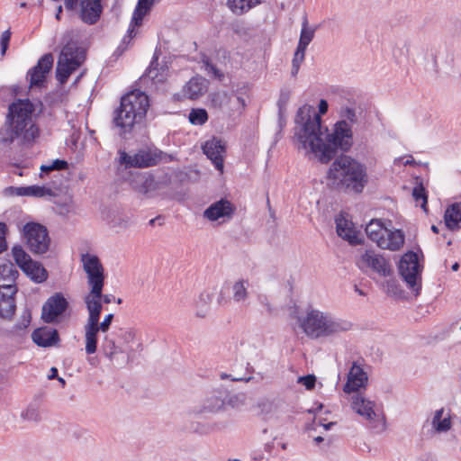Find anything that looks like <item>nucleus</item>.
Returning <instances> with one entry per match:
<instances>
[{
  "label": "nucleus",
  "mask_w": 461,
  "mask_h": 461,
  "mask_svg": "<svg viewBox=\"0 0 461 461\" xmlns=\"http://www.w3.org/2000/svg\"><path fill=\"white\" fill-rule=\"evenodd\" d=\"M342 120L334 124L333 131L328 132L321 126V119L311 106L304 105L295 116L294 135L299 142L298 149L306 154H312L321 163H328L338 149L348 151L353 144L351 124L357 122L354 109L345 107L340 112Z\"/></svg>",
  "instance_id": "obj_1"
},
{
  "label": "nucleus",
  "mask_w": 461,
  "mask_h": 461,
  "mask_svg": "<svg viewBox=\"0 0 461 461\" xmlns=\"http://www.w3.org/2000/svg\"><path fill=\"white\" fill-rule=\"evenodd\" d=\"M35 108L29 99H18L8 108L6 122L0 129V144L10 146L15 140L30 144L39 136V129L33 120Z\"/></svg>",
  "instance_id": "obj_2"
},
{
  "label": "nucleus",
  "mask_w": 461,
  "mask_h": 461,
  "mask_svg": "<svg viewBox=\"0 0 461 461\" xmlns=\"http://www.w3.org/2000/svg\"><path fill=\"white\" fill-rule=\"evenodd\" d=\"M327 182L338 190L361 193L367 183L366 167L351 157L342 155L330 165Z\"/></svg>",
  "instance_id": "obj_3"
},
{
  "label": "nucleus",
  "mask_w": 461,
  "mask_h": 461,
  "mask_svg": "<svg viewBox=\"0 0 461 461\" xmlns=\"http://www.w3.org/2000/svg\"><path fill=\"white\" fill-rule=\"evenodd\" d=\"M300 326L311 339L327 338L351 330L352 323L329 312L311 309L304 317L299 318Z\"/></svg>",
  "instance_id": "obj_4"
},
{
  "label": "nucleus",
  "mask_w": 461,
  "mask_h": 461,
  "mask_svg": "<svg viewBox=\"0 0 461 461\" xmlns=\"http://www.w3.org/2000/svg\"><path fill=\"white\" fill-rule=\"evenodd\" d=\"M149 106L148 95L140 90L122 96L113 115V122L121 129V133L130 132L133 125L146 115Z\"/></svg>",
  "instance_id": "obj_5"
},
{
  "label": "nucleus",
  "mask_w": 461,
  "mask_h": 461,
  "mask_svg": "<svg viewBox=\"0 0 461 461\" xmlns=\"http://www.w3.org/2000/svg\"><path fill=\"white\" fill-rule=\"evenodd\" d=\"M368 238L383 249L395 251L404 244V234L400 230H390L379 220H372L366 227Z\"/></svg>",
  "instance_id": "obj_6"
},
{
  "label": "nucleus",
  "mask_w": 461,
  "mask_h": 461,
  "mask_svg": "<svg viewBox=\"0 0 461 461\" xmlns=\"http://www.w3.org/2000/svg\"><path fill=\"white\" fill-rule=\"evenodd\" d=\"M352 410L368 421L371 429L384 431L386 429L385 416L376 408V402L360 393H354L350 399Z\"/></svg>",
  "instance_id": "obj_7"
},
{
  "label": "nucleus",
  "mask_w": 461,
  "mask_h": 461,
  "mask_svg": "<svg viewBox=\"0 0 461 461\" xmlns=\"http://www.w3.org/2000/svg\"><path fill=\"white\" fill-rule=\"evenodd\" d=\"M84 51L77 46L75 42L67 43L59 55L57 68L56 77L60 84H65L69 76L84 61Z\"/></svg>",
  "instance_id": "obj_8"
},
{
  "label": "nucleus",
  "mask_w": 461,
  "mask_h": 461,
  "mask_svg": "<svg viewBox=\"0 0 461 461\" xmlns=\"http://www.w3.org/2000/svg\"><path fill=\"white\" fill-rule=\"evenodd\" d=\"M23 237L30 251L43 254L49 250L50 239L45 226L38 222H27L23 228Z\"/></svg>",
  "instance_id": "obj_9"
},
{
  "label": "nucleus",
  "mask_w": 461,
  "mask_h": 461,
  "mask_svg": "<svg viewBox=\"0 0 461 461\" xmlns=\"http://www.w3.org/2000/svg\"><path fill=\"white\" fill-rule=\"evenodd\" d=\"M421 270L418 255L412 251L405 253L399 262V273L408 287L419 294L421 288Z\"/></svg>",
  "instance_id": "obj_10"
},
{
  "label": "nucleus",
  "mask_w": 461,
  "mask_h": 461,
  "mask_svg": "<svg viewBox=\"0 0 461 461\" xmlns=\"http://www.w3.org/2000/svg\"><path fill=\"white\" fill-rule=\"evenodd\" d=\"M81 262L86 274L87 285L90 290H103L104 270L99 258L95 255L86 253L81 256Z\"/></svg>",
  "instance_id": "obj_11"
},
{
  "label": "nucleus",
  "mask_w": 461,
  "mask_h": 461,
  "mask_svg": "<svg viewBox=\"0 0 461 461\" xmlns=\"http://www.w3.org/2000/svg\"><path fill=\"white\" fill-rule=\"evenodd\" d=\"M357 266L364 273H367L371 270L381 276H388L391 275L390 264L383 256L372 249H366L358 257Z\"/></svg>",
  "instance_id": "obj_12"
},
{
  "label": "nucleus",
  "mask_w": 461,
  "mask_h": 461,
  "mask_svg": "<svg viewBox=\"0 0 461 461\" xmlns=\"http://www.w3.org/2000/svg\"><path fill=\"white\" fill-rule=\"evenodd\" d=\"M225 401L219 392H212L198 404L192 406L187 413L190 417L203 418L224 410Z\"/></svg>",
  "instance_id": "obj_13"
},
{
  "label": "nucleus",
  "mask_w": 461,
  "mask_h": 461,
  "mask_svg": "<svg viewBox=\"0 0 461 461\" xmlns=\"http://www.w3.org/2000/svg\"><path fill=\"white\" fill-rule=\"evenodd\" d=\"M113 320V314L109 313L104 316V320L101 322L100 318H97L95 325L94 326H91V321L86 322L84 326V331L86 341V352L88 355L94 354L96 351L98 332L106 333L110 329Z\"/></svg>",
  "instance_id": "obj_14"
},
{
  "label": "nucleus",
  "mask_w": 461,
  "mask_h": 461,
  "mask_svg": "<svg viewBox=\"0 0 461 461\" xmlns=\"http://www.w3.org/2000/svg\"><path fill=\"white\" fill-rule=\"evenodd\" d=\"M119 155L120 163L124 165L125 167H149L155 166L159 160V157L156 152L145 149L140 150L132 156L125 151L120 150Z\"/></svg>",
  "instance_id": "obj_15"
},
{
  "label": "nucleus",
  "mask_w": 461,
  "mask_h": 461,
  "mask_svg": "<svg viewBox=\"0 0 461 461\" xmlns=\"http://www.w3.org/2000/svg\"><path fill=\"white\" fill-rule=\"evenodd\" d=\"M53 61L52 54L47 53L39 59L36 66L28 71L27 79L31 88L43 86L46 76L53 66Z\"/></svg>",
  "instance_id": "obj_16"
},
{
  "label": "nucleus",
  "mask_w": 461,
  "mask_h": 461,
  "mask_svg": "<svg viewBox=\"0 0 461 461\" xmlns=\"http://www.w3.org/2000/svg\"><path fill=\"white\" fill-rule=\"evenodd\" d=\"M68 307V302L61 294L50 296L42 307L41 318L47 323L53 322Z\"/></svg>",
  "instance_id": "obj_17"
},
{
  "label": "nucleus",
  "mask_w": 461,
  "mask_h": 461,
  "mask_svg": "<svg viewBox=\"0 0 461 461\" xmlns=\"http://www.w3.org/2000/svg\"><path fill=\"white\" fill-rule=\"evenodd\" d=\"M235 212L233 204L226 200L221 199L212 203L204 212L203 217L211 221L222 219V221L230 220Z\"/></svg>",
  "instance_id": "obj_18"
},
{
  "label": "nucleus",
  "mask_w": 461,
  "mask_h": 461,
  "mask_svg": "<svg viewBox=\"0 0 461 461\" xmlns=\"http://www.w3.org/2000/svg\"><path fill=\"white\" fill-rule=\"evenodd\" d=\"M367 380L366 373L360 365L354 362L348 374V380L344 385L343 391L346 393H357L361 388L366 387Z\"/></svg>",
  "instance_id": "obj_19"
},
{
  "label": "nucleus",
  "mask_w": 461,
  "mask_h": 461,
  "mask_svg": "<svg viewBox=\"0 0 461 461\" xmlns=\"http://www.w3.org/2000/svg\"><path fill=\"white\" fill-rule=\"evenodd\" d=\"M16 285H0V317L11 318L15 311Z\"/></svg>",
  "instance_id": "obj_20"
},
{
  "label": "nucleus",
  "mask_w": 461,
  "mask_h": 461,
  "mask_svg": "<svg viewBox=\"0 0 461 461\" xmlns=\"http://www.w3.org/2000/svg\"><path fill=\"white\" fill-rule=\"evenodd\" d=\"M203 153L212 160L215 168L221 173L223 172V153L225 147L220 139L212 138L207 140L203 146Z\"/></svg>",
  "instance_id": "obj_21"
},
{
  "label": "nucleus",
  "mask_w": 461,
  "mask_h": 461,
  "mask_svg": "<svg viewBox=\"0 0 461 461\" xmlns=\"http://www.w3.org/2000/svg\"><path fill=\"white\" fill-rule=\"evenodd\" d=\"M101 291L102 290H89L84 297V302L88 312L86 322L91 321V326L95 325L96 319L100 318L101 315L103 308Z\"/></svg>",
  "instance_id": "obj_22"
},
{
  "label": "nucleus",
  "mask_w": 461,
  "mask_h": 461,
  "mask_svg": "<svg viewBox=\"0 0 461 461\" xmlns=\"http://www.w3.org/2000/svg\"><path fill=\"white\" fill-rule=\"evenodd\" d=\"M207 90V81L202 77H192L182 88L181 95L185 98L197 99Z\"/></svg>",
  "instance_id": "obj_23"
},
{
  "label": "nucleus",
  "mask_w": 461,
  "mask_h": 461,
  "mask_svg": "<svg viewBox=\"0 0 461 461\" xmlns=\"http://www.w3.org/2000/svg\"><path fill=\"white\" fill-rule=\"evenodd\" d=\"M32 339L40 347H51L59 342V333L54 329L40 328L32 332Z\"/></svg>",
  "instance_id": "obj_24"
},
{
  "label": "nucleus",
  "mask_w": 461,
  "mask_h": 461,
  "mask_svg": "<svg viewBox=\"0 0 461 461\" xmlns=\"http://www.w3.org/2000/svg\"><path fill=\"white\" fill-rule=\"evenodd\" d=\"M104 220L111 228L117 231L127 229L131 224L130 216L118 208L109 210L104 215Z\"/></svg>",
  "instance_id": "obj_25"
},
{
  "label": "nucleus",
  "mask_w": 461,
  "mask_h": 461,
  "mask_svg": "<svg viewBox=\"0 0 461 461\" xmlns=\"http://www.w3.org/2000/svg\"><path fill=\"white\" fill-rule=\"evenodd\" d=\"M157 0H139L132 14L131 26H140L146 14H148ZM134 28L128 30L129 37H132Z\"/></svg>",
  "instance_id": "obj_26"
},
{
  "label": "nucleus",
  "mask_w": 461,
  "mask_h": 461,
  "mask_svg": "<svg viewBox=\"0 0 461 461\" xmlns=\"http://www.w3.org/2000/svg\"><path fill=\"white\" fill-rule=\"evenodd\" d=\"M214 289H205L198 295L194 302L195 314L197 317L204 318L210 311V305L214 298Z\"/></svg>",
  "instance_id": "obj_27"
},
{
  "label": "nucleus",
  "mask_w": 461,
  "mask_h": 461,
  "mask_svg": "<svg viewBox=\"0 0 461 461\" xmlns=\"http://www.w3.org/2000/svg\"><path fill=\"white\" fill-rule=\"evenodd\" d=\"M445 224L451 230L461 228V202L447 207L444 215Z\"/></svg>",
  "instance_id": "obj_28"
},
{
  "label": "nucleus",
  "mask_w": 461,
  "mask_h": 461,
  "mask_svg": "<svg viewBox=\"0 0 461 461\" xmlns=\"http://www.w3.org/2000/svg\"><path fill=\"white\" fill-rule=\"evenodd\" d=\"M336 230L338 235L342 239L351 244L357 243V232L352 226V222L341 215L336 219Z\"/></svg>",
  "instance_id": "obj_29"
},
{
  "label": "nucleus",
  "mask_w": 461,
  "mask_h": 461,
  "mask_svg": "<svg viewBox=\"0 0 461 461\" xmlns=\"http://www.w3.org/2000/svg\"><path fill=\"white\" fill-rule=\"evenodd\" d=\"M249 280L240 278L234 281L230 286L231 298L237 303H242L249 296Z\"/></svg>",
  "instance_id": "obj_30"
},
{
  "label": "nucleus",
  "mask_w": 461,
  "mask_h": 461,
  "mask_svg": "<svg viewBox=\"0 0 461 461\" xmlns=\"http://www.w3.org/2000/svg\"><path fill=\"white\" fill-rule=\"evenodd\" d=\"M23 272L30 277L32 281L37 284L43 283L48 278V272L41 263L37 261H29Z\"/></svg>",
  "instance_id": "obj_31"
},
{
  "label": "nucleus",
  "mask_w": 461,
  "mask_h": 461,
  "mask_svg": "<svg viewBox=\"0 0 461 461\" xmlns=\"http://www.w3.org/2000/svg\"><path fill=\"white\" fill-rule=\"evenodd\" d=\"M444 409L441 408L434 412L431 426L438 433L447 432L451 429V420L449 415L444 416Z\"/></svg>",
  "instance_id": "obj_32"
},
{
  "label": "nucleus",
  "mask_w": 461,
  "mask_h": 461,
  "mask_svg": "<svg viewBox=\"0 0 461 461\" xmlns=\"http://www.w3.org/2000/svg\"><path fill=\"white\" fill-rule=\"evenodd\" d=\"M19 273L11 262L0 264V278L4 281L3 285H15V280Z\"/></svg>",
  "instance_id": "obj_33"
},
{
  "label": "nucleus",
  "mask_w": 461,
  "mask_h": 461,
  "mask_svg": "<svg viewBox=\"0 0 461 461\" xmlns=\"http://www.w3.org/2000/svg\"><path fill=\"white\" fill-rule=\"evenodd\" d=\"M315 35V29L309 26L307 17H303L302 23V30L300 33L299 42L297 47L306 50L308 45L313 40Z\"/></svg>",
  "instance_id": "obj_34"
},
{
  "label": "nucleus",
  "mask_w": 461,
  "mask_h": 461,
  "mask_svg": "<svg viewBox=\"0 0 461 461\" xmlns=\"http://www.w3.org/2000/svg\"><path fill=\"white\" fill-rule=\"evenodd\" d=\"M160 188L161 183L159 181L152 176H147L141 178L139 192L145 195L151 196Z\"/></svg>",
  "instance_id": "obj_35"
},
{
  "label": "nucleus",
  "mask_w": 461,
  "mask_h": 461,
  "mask_svg": "<svg viewBox=\"0 0 461 461\" xmlns=\"http://www.w3.org/2000/svg\"><path fill=\"white\" fill-rule=\"evenodd\" d=\"M102 350L106 357L113 361L116 355L122 353L123 348L116 345L115 340L109 335H105L102 343Z\"/></svg>",
  "instance_id": "obj_36"
},
{
  "label": "nucleus",
  "mask_w": 461,
  "mask_h": 461,
  "mask_svg": "<svg viewBox=\"0 0 461 461\" xmlns=\"http://www.w3.org/2000/svg\"><path fill=\"white\" fill-rule=\"evenodd\" d=\"M21 419L30 422H40L41 420L40 403L32 402L21 412Z\"/></svg>",
  "instance_id": "obj_37"
},
{
  "label": "nucleus",
  "mask_w": 461,
  "mask_h": 461,
  "mask_svg": "<svg viewBox=\"0 0 461 461\" xmlns=\"http://www.w3.org/2000/svg\"><path fill=\"white\" fill-rule=\"evenodd\" d=\"M258 3V0H228L227 5L234 14H241Z\"/></svg>",
  "instance_id": "obj_38"
},
{
  "label": "nucleus",
  "mask_w": 461,
  "mask_h": 461,
  "mask_svg": "<svg viewBox=\"0 0 461 461\" xmlns=\"http://www.w3.org/2000/svg\"><path fill=\"white\" fill-rule=\"evenodd\" d=\"M189 429L199 435H209L219 429L218 424L215 422H200L194 421L190 424Z\"/></svg>",
  "instance_id": "obj_39"
},
{
  "label": "nucleus",
  "mask_w": 461,
  "mask_h": 461,
  "mask_svg": "<svg viewBox=\"0 0 461 461\" xmlns=\"http://www.w3.org/2000/svg\"><path fill=\"white\" fill-rule=\"evenodd\" d=\"M13 258L17 266L23 270L29 265V261H32L30 255L25 252L22 246L16 245L12 249Z\"/></svg>",
  "instance_id": "obj_40"
},
{
  "label": "nucleus",
  "mask_w": 461,
  "mask_h": 461,
  "mask_svg": "<svg viewBox=\"0 0 461 461\" xmlns=\"http://www.w3.org/2000/svg\"><path fill=\"white\" fill-rule=\"evenodd\" d=\"M53 195L54 193L52 189L44 185L25 186V196L41 198Z\"/></svg>",
  "instance_id": "obj_41"
},
{
  "label": "nucleus",
  "mask_w": 461,
  "mask_h": 461,
  "mask_svg": "<svg viewBox=\"0 0 461 461\" xmlns=\"http://www.w3.org/2000/svg\"><path fill=\"white\" fill-rule=\"evenodd\" d=\"M188 119L193 125H203L208 121V113L203 108H193L188 115Z\"/></svg>",
  "instance_id": "obj_42"
},
{
  "label": "nucleus",
  "mask_w": 461,
  "mask_h": 461,
  "mask_svg": "<svg viewBox=\"0 0 461 461\" xmlns=\"http://www.w3.org/2000/svg\"><path fill=\"white\" fill-rule=\"evenodd\" d=\"M306 50L296 48V50L294 55V59L292 60V71L291 74L293 77H295L300 69L301 64L304 60Z\"/></svg>",
  "instance_id": "obj_43"
},
{
  "label": "nucleus",
  "mask_w": 461,
  "mask_h": 461,
  "mask_svg": "<svg viewBox=\"0 0 461 461\" xmlns=\"http://www.w3.org/2000/svg\"><path fill=\"white\" fill-rule=\"evenodd\" d=\"M412 196H413L415 202L416 203L420 202V207L424 211H427V194H426L425 188L423 187V185L421 184L413 188Z\"/></svg>",
  "instance_id": "obj_44"
},
{
  "label": "nucleus",
  "mask_w": 461,
  "mask_h": 461,
  "mask_svg": "<svg viewBox=\"0 0 461 461\" xmlns=\"http://www.w3.org/2000/svg\"><path fill=\"white\" fill-rule=\"evenodd\" d=\"M68 162L66 160L56 159L50 165H42L41 169L42 172H50L53 170H63L68 168Z\"/></svg>",
  "instance_id": "obj_45"
},
{
  "label": "nucleus",
  "mask_w": 461,
  "mask_h": 461,
  "mask_svg": "<svg viewBox=\"0 0 461 461\" xmlns=\"http://www.w3.org/2000/svg\"><path fill=\"white\" fill-rule=\"evenodd\" d=\"M155 65H158V57L153 58L149 67L146 70L145 77H149L152 81H161L162 78L158 77V69L157 67H155Z\"/></svg>",
  "instance_id": "obj_46"
},
{
  "label": "nucleus",
  "mask_w": 461,
  "mask_h": 461,
  "mask_svg": "<svg viewBox=\"0 0 461 461\" xmlns=\"http://www.w3.org/2000/svg\"><path fill=\"white\" fill-rule=\"evenodd\" d=\"M297 383L304 385L307 390H312L315 386L316 377L313 375L299 376L297 379Z\"/></svg>",
  "instance_id": "obj_47"
},
{
  "label": "nucleus",
  "mask_w": 461,
  "mask_h": 461,
  "mask_svg": "<svg viewBox=\"0 0 461 461\" xmlns=\"http://www.w3.org/2000/svg\"><path fill=\"white\" fill-rule=\"evenodd\" d=\"M5 196H25V186H9L4 189Z\"/></svg>",
  "instance_id": "obj_48"
},
{
  "label": "nucleus",
  "mask_w": 461,
  "mask_h": 461,
  "mask_svg": "<svg viewBox=\"0 0 461 461\" xmlns=\"http://www.w3.org/2000/svg\"><path fill=\"white\" fill-rule=\"evenodd\" d=\"M10 38H11V32L10 31H5L2 33V36H1V52L2 54H5L7 48H8V44H9V41H10Z\"/></svg>",
  "instance_id": "obj_49"
},
{
  "label": "nucleus",
  "mask_w": 461,
  "mask_h": 461,
  "mask_svg": "<svg viewBox=\"0 0 461 461\" xmlns=\"http://www.w3.org/2000/svg\"><path fill=\"white\" fill-rule=\"evenodd\" d=\"M5 232L6 225L0 222V253L6 249Z\"/></svg>",
  "instance_id": "obj_50"
},
{
  "label": "nucleus",
  "mask_w": 461,
  "mask_h": 461,
  "mask_svg": "<svg viewBox=\"0 0 461 461\" xmlns=\"http://www.w3.org/2000/svg\"><path fill=\"white\" fill-rule=\"evenodd\" d=\"M31 322V313L29 311H25L22 315V322L17 324L16 327L19 330L25 329Z\"/></svg>",
  "instance_id": "obj_51"
},
{
  "label": "nucleus",
  "mask_w": 461,
  "mask_h": 461,
  "mask_svg": "<svg viewBox=\"0 0 461 461\" xmlns=\"http://www.w3.org/2000/svg\"><path fill=\"white\" fill-rule=\"evenodd\" d=\"M135 333L131 330H123L122 333V339L125 344L131 343L134 340Z\"/></svg>",
  "instance_id": "obj_52"
},
{
  "label": "nucleus",
  "mask_w": 461,
  "mask_h": 461,
  "mask_svg": "<svg viewBox=\"0 0 461 461\" xmlns=\"http://www.w3.org/2000/svg\"><path fill=\"white\" fill-rule=\"evenodd\" d=\"M205 67L208 73H212L215 77L221 78L223 77L222 73L214 65L206 62Z\"/></svg>",
  "instance_id": "obj_53"
},
{
  "label": "nucleus",
  "mask_w": 461,
  "mask_h": 461,
  "mask_svg": "<svg viewBox=\"0 0 461 461\" xmlns=\"http://www.w3.org/2000/svg\"><path fill=\"white\" fill-rule=\"evenodd\" d=\"M221 379H225V378H230L231 381H244V382H249L252 379V376H249V377H241V376H231L230 375H227V374H221Z\"/></svg>",
  "instance_id": "obj_54"
},
{
  "label": "nucleus",
  "mask_w": 461,
  "mask_h": 461,
  "mask_svg": "<svg viewBox=\"0 0 461 461\" xmlns=\"http://www.w3.org/2000/svg\"><path fill=\"white\" fill-rule=\"evenodd\" d=\"M242 402L243 401H241L240 396L237 394L231 395L228 400V404L231 405L232 407H238Z\"/></svg>",
  "instance_id": "obj_55"
},
{
  "label": "nucleus",
  "mask_w": 461,
  "mask_h": 461,
  "mask_svg": "<svg viewBox=\"0 0 461 461\" xmlns=\"http://www.w3.org/2000/svg\"><path fill=\"white\" fill-rule=\"evenodd\" d=\"M394 163L395 164H399V163H402L404 166H407V165H412L415 163L414 159L412 158L411 156H409L408 158L406 160L403 161V158H398L394 160Z\"/></svg>",
  "instance_id": "obj_56"
},
{
  "label": "nucleus",
  "mask_w": 461,
  "mask_h": 461,
  "mask_svg": "<svg viewBox=\"0 0 461 461\" xmlns=\"http://www.w3.org/2000/svg\"><path fill=\"white\" fill-rule=\"evenodd\" d=\"M328 103L326 100L321 99L319 104V113L320 114H325L328 111Z\"/></svg>",
  "instance_id": "obj_57"
},
{
  "label": "nucleus",
  "mask_w": 461,
  "mask_h": 461,
  "mask_svg": "<svg viewBox=\"0 0 461 461\" xmlns=\"http://www.w3.org/2000/svg\"><path fill=\"white\" fill-rule=\"evenodd\" d=\"M102 303H112L113 296L112 294H103V291H101Z\"/></svg>",
  "instance_id": "obj_58"
},
{
  "label": "nucleus",
  "mask_w": 461,
  "mask_h": 461,
  "mask_svg": "<svg viewBox=\"0 0 461 461\" xmlns=\"http://www.w3.org/2000/svg\"><path fill=\"white\" fill-rule=\"evenodd\" d=\"M51 374L49 375V379H53L58 376V370L56 367L50 369Z\"/></svg>",
  "instance_id": "obj_59"
},
{
  "label": "nucleus",
  "mask_w": 461,
  "mask_h": 461,
  "mask_svg": "<svg viewBox=\"0 0 461 461\" xmlns=\"http://www.w3.org/2000/svg\"><path fill=\"white\" fill-rule=\"evenodd\" d=\"M226 302H227V300L222 296V294L221 293L220 296L217 299L218 304L221 305Z\"/></svg>",
  "instance_id": "obj_60"
},
{
  "label": "nucleus",
  "mask_w": 461,
  "mask_h": 461,
  "mask_svg": "<svg viewBox=\"0 0 461 461\" xmlns=\"http://www.w3.org/2000/svg\"><path fill=\"white\" fill-rule=\"evenodd\" d=\"M262 303H263L264 305H266L267 310V312H272V307H271L270 303L267 302V299H265V301H262Z\"/></svg>",
  "instance_id": "obj_61"
},
{
  "label": "nucleus",
  "mask_w": 461,
  "mask_h": 461,
  "mask_svg": "<svg viewBox=\"0 0 461 461\" xmlns=\"http://www.w3.org/2000/svg\"><path fill=\"white\" fill-rule=\"evenodd\" d=\"M61 13H62V6H61V5H59V6L58 7L57 14H56V18H57L58 20H59V19H60V14H61Z\"/></svg>",
  "instance_id": "obj_62"
},
{
  "label": "nucleus",
  "mask_w": 461,
  "mask_h": 461,
  "mask_svg": "<svg viewBox=\"0 0 461 461\" xmlns=\"http://www.w3.org/2000/svg\"><path fill=\"white\" fill-rule=\"evenodd\" d=\"M322 441H323V438H322V437H321V436H318V437L314 438V442H315L316 444H320V443H321V442H322Z\"/></svg>",
  "instance_id": "obj_63"
},
{
  "label": "nucleus",
  "mask_w": 461,
  "mask_h": 461,
  "mask_svg": "<svg viewBox=\"0 0 461 461\" xmlns=\"http://www.w3.org/2000/svg\"><path fill=\"white\" fill-rule=\"evenodd\" d=\"M334 424V422H329L328 424H324L323 427L327 430L330 429Z\"/></svg>",
  "instance_id": "obj_64"
}]
</instances>
